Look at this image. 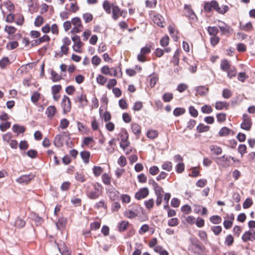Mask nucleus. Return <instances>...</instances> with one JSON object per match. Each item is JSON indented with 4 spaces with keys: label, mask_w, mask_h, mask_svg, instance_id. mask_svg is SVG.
Masks as SVG:
<instances>
[{
    "label": "nucleus",
    "mask_w": 255,
    "mask_h": 255,
    "mask_svg": "<svg viewBox=\"0 0 255 255\" xmlns=\"http://www.w3.org/2000/svg\"><path fill=\"white\" fill-rule=\"evenodd\" d=\"M149 226L147 224H144L140 227V229L138 231V233L140 235H143L146 232H148L149 231Z\"/></svg>",
    "instance_id": "e2e57ef3"
},
{
    "label": "nucleus",
    "mask_w": 255,
    "mask_h": 255,
    "mask_svg": "<svg viewBox=\"0 0 255 255\" xmlns=\"http://www.w3.org/2000/svg\"><path fill=\"white\" fill-rule=\"evenodd\" d=\"M69 125V122L66 119H63L60 123L59 127L62 129L66 128Z\"/></svg>",
    "instance_id": "bf43d9fd"
},
{
    "label": "nucleus",
    "mask_w": 255,
    "mask_h": 255,
    "mask_svg": "<svg viewBox=\"0 0 255 255\" xmlns=\"http://www.w3.org/2000/svg\"><path fill=\"white\" fill-rule=\"evenodd\" d=\"M223 24L222 25H218L219 28L220 29L221 34L222 35H226L227 36L230 35L233 32V29L224 22H221Z\"/></svg>",
    "instance_id": "ddd939ff"
},
{
    "label": "nucleus",
    "mask_w": 255,
    "mask_h": 255,
    "mask_svg": "<svg viewBox=\"0 0 255 255\" xmlns=\"http://www.w3.org/2000/svg\"><path fill=\"white\" fill-rule=\"evenodd\" d=\"M221 218L217 215L212 216L210 218V221L213 224H218L221 223Z\"/></svg>",
    "instance_id": "8fccbe9b"
},
{
    "label": "nucleus",
    "mask_w": 255,
    "mask_h": 255,
    "mask_svg": "<svg viewBox=\"0 0 255 255\" xmlns=\"http://www.w3.org/2000/svg\"><path fill=\"white\" fill-rule=\"evenodd\" d=\"M149 194L148 189L146 187L140 188L135 194V198L137 200H141L146 198Z\"/></svg>",
    "instance_id": "f8f14e48"
},
{
    "label": "nucleus",
    "mask_w": 255,
    "mask_h": 255,
    "mask_svg": "<svg viewBox=\"0 0 255 255\" xmlns=\"http://www.w3.org/2000/svg\"><path fill=\"white\" fill-rule=\"evenodd\" d=\"M154 202V200L153 199H150L148 200L145 201L144 204L145 208L147 210H150L153 207Z\"/></svg>",
    "instance_id": "58836bf2"
},
{
    "label": "nucleus",
    "mask_w": 255,
    "mask_h": 255,
    "mask_svg": "<svg viewBox=\"0 0 255 255\" xmlns=\"http://www.w3.org/2000/svg\"><path fill=\"white\" fill-rule=\"evenodd\" d=\"M221 8L218 3L216 0H212L211 2H205L204 6V10L206 12H210L212 8L217 11L219 13L224 14L227 12L229 9V6L226 5H223Z\"/></svg>",
    "instance_id": "f03ea898"
},
{
    "label": "nucleus",
    "mask_w": 255,
    "mask_h": 255,
    "mask_svg": "<svg viewBox=\"0 0 255 255\" xmlns=\"http://www.w3.org/2000/svg\"><path fill=\"white\" fill-rule=\"evenodd\" d=\"M201 111L205 114H210L212 112L213 109L209 105H204L201 107Z\"/></svg>",
    "instance_id": "4d7b16f0"
},
{
    "label": "nucleus",
    "mask_w": 255,
    "mask_h": 255,
    "mask_svg": "<svg viewBox=\"0 0 255 255\" xmlns=\"http://www.w3.org/2000/svg\"><path fill=\"white\" fill-rule=\"evenodd\" d=\"M25 225V222L20 218H17L15 221V226L18 228H21Z\"/></svg>",
    "instance_id": "c9c22d12"
},
{
    "label": "nucleus",
    "mask_w": 255,
    "mask_h": 255,
    "mask_svg": "<svg viewBox=\"0 0 255 255\" xmlns=\"http://www.w3.org/2000/svg\"><path fill=\"white\" fill-rule=\"evenodd\" d=\"M83 18L86 23H88L92 20L93 15L92 14L87 12L83 14Z\"/></svg>",
    "instance_id": "13d9d810"
},
{
    "label": "nucleus",
    "mask_w": 255,
    "mask_h": 255,
    "mask_svg": "<svg viewBox=\"0 0 255 255\" xmlns=\"http://www.w3.org/2000/svg\"><path fill=\"white\" fill-rule=\"evenodd\" d=\"M64 136H68V134L66 132H63L61 134H57L55 136L54 139V144L57 147H60L63 144V137Z\"/></svg>",
    "instance_id": "9b49d317"
},
{
    "label": "nucleus",
    "mask_w": 255,
    "mask_h": 255,
    "mask_svg": "<svg viewBox=\"0 0 255 255\" xmlns=\"http://www.w3.org/2000/svg\"><path fill=\"white\" fill-rule=\"evenodd\" d=\"M102 192V187L98 183H91L87 187L86 195L90 199H97Z\"/></svg>",
    "instance_id": "f257e3e1"
},
{
    "label": "nucleus",
    "mask_w": 255,
    "mask_h": 255,
    "mask_svg": "<svg viewBox=\"0 0 255 255\" xmlns=\"http://www.w3.org/2000/svg\"><path fill=\"white\" fill-rule=\"evenodd\" d=\"M153 21L159 27H163L164 26L163 18L160 15L154 16L153 18Z\"/></svg>",
    "instance_id": "6ab92c4d"
},
{
    "label": "nucleus",
    "mask_w": 255,
    "mask_h": 255,
    "mask_svg": "<svg viewBox=\"0 0 255 255\" xmlns=\"http://www.w3.org/2000/svg\"><path fill=\"white\" fill-rule=\"evenodd\" d=\"M67 223V220L65 218H61L58 219L57 222L56 223V226L58 229H63Z\"/></svg>",
    "instance_id": "4be33fe9"
},
{
    "label": "nucleus",
    "mask_w": 255,
    "mask_h": 255,
    "mask_svg": "<svg viewBox=\"0 0 255 255\" xmlns=\"http://www.w3.org/2000/svg\"><path fill=\"white\" fill-rule=\"evenodd\" d=\"M129 225V223L128 221H123L118 224L119 231L123 232L126 230Z\"/></svg>",
    "instance_id": "a878e982"
},
{
    "label": "nucleus",
    "mask_w": 255,
    "mask_h": 255,
    "mask_svg": "<svg viewBox=\"0 0 255 255\" xmlns=\"http://www.w3.org/2000/svg\"><path fill=\"white\" fill-rule=\"evenodd\" d=\"M124 215L126 217L129 219H133L136 217L137 216V213L135 211H133L132 210H126Z\"/></svg>",
    "instance_id": "7c9ffc66"
},
{
    "label": "nucleus",
    "mask_w": 255,
    "mask_h": 255,
    "mask_svg": "<svg viewBox=\"0 0 255 255\" xmlns=\"http://www.w3.org/2000/svg\"><path fill=\"white\" fill-rule=\"evenodd\" d=\"M176 171L178 173H181L183 172L185 169V165L183 162H179L175 167Z\"/></svg>",
    "instance_id": "37998d69"
},
{
    "label": "nucleus",
    "mask_w": 255,
    "mask_h": 255,
    "mask_svg": "<svg viewBox=\"0 0 255 255\" xmlns=\"http://www.w3.org/2000/svg\"><path fill=\"white\" fill-rule=\"evenodd\" d=\"M207 31L211 36H216L219 32L218 28L216 26H208Z\"/></svg>",
    "instance_id": "2f4dec72"
},
{
    "label": "nucleus",
    "mask_w": 255,
    "mask_h": 255,
    "mask_svg": "<svg viewBox=\"0 0 255 255\" xmlns=\"http://www.w3.org/2000/svg\"><path fill=\"white\" fill-rule=\"evenodd\" d=\"M33 178V176L32 174L28 175H24L16 179V181L20 183H27L29 182L32 178Z\"/></svg>",
    "instance_id": "4468645a"
},
{
    "label": "nucleus",
    "mask_w": 255,
    "mask_h": 255,
    "mask_svg": "<svg viewBox=\"0 0 255 255\" xmlns=\"http://www.w3.org/2000/svg\"><path fill=\"white\" fill-rule=\"evenodd\" d=\"M158 132L156 130H149L147 133V136L150 139H154L158 135Z\"/></svg>",
    "instance_id": "de8ad7c7"
},
{
    "label": "nucleus",
    "mask_w": 255,
    "mask_h": 255,
    "mask_svg": "<svg viewBox=\"0 0 255 255\" xmlns=\"http://www.w3.org/2000/svg\"><path fill=\"white\" fill-rule=\"evenodd\" d=\"M118 163L121 167L125 166L127 164V161L126 157L123 155L121 156L118 160Z\"/></svg>",
    "instance_id": "052dcab7"
},
{
    "label": "nucleus",
    "mask_w": 255,
    "mask_h": 255,
    "mask_svg": "<svg viewBox=\"0 0 255 255\" xmlns=\"http://www.w3.org/2000/svg\"><path fill=\"white\" fill-rule=\"evenodd\" d=\"M51 80L53 82H56L59 81L62 79V75L58 74L53 70L51 71Z\"/></svg>",
    "instance_id": "bb28decb"
},
{
    "label": "nucleus",
    "mask_w": 255,
    "mask_h": 255,
    "mask_svg": "<svg viewBox=\"0 0 255 255\" xmlns=\"http://www.w3.org/2000/svg\"><path fill=\"white\" fill-rule=\"evenodd\" d=\"M185 112V110L182 108H176L173 111V115L178 117L184 114Z\"/></svg>",
    "instance_id": "a19ab883"
},
{
    "label": "nucleus",
    "mask_w": 255,
    "mask_h": 255,
    "mask_svg": "<svg viewBox=\"0 0 255 255\" xmlns=\"http://www.w3.org/2000/svg\"><path fill=\"white\" fill-rule=\"evenodd\" d=\"M103 6L104 9L107 13H111V8H112V4H110V2L108 1L105 0L103 3Z\"/></svg>",
    "instance_id": "f704fd0d"
},
{
    "label": "nucleus",
    "mask_w": 255,
    "mask_h": 255,
    "mask_svg": "<svg viewBox=\"0 0 255 255\" xmlns=\"http://www.w3.org/2000/svg\"><path fill=\"white\" fill-rule=\"evenodd\" d=\"M221 68L224 71H228L230 69V65L229 61L226 59L223 60L221 63Z\"/></svg>",
    "instance_id": "cd10ccee"
},
{
    "label": "nucleus",
    "mask_w": 255,
    "mask_h": 255,
    "mask_svg": "<svg viewBox=\"0 0 255 255\" xmlns=\"http://www.w3.org/2000/svg\"><path fill=\"white\" fill-rule=\"evenodd\" d=\"M12 130L14 132L23 133L25 131V128L23 126L15 124L13 126Z\"/></svg>",
    "instance_id": "473e14b6"
},
{
    "label": "nucleus",
    "mask_w": 255,
    "mask_h": 255,
    "mask_svg": "<svg viewBox=\"0 0 255 255\" xmlns=\"http://www.w3.org/2000/svg\"><path fill=\"white\" fill-rule=\"evenodd\" d=\"M210 149L212 153L217 155L221 154L222 152V148L215 145H211L210 146Z\"/></svg>",
    "instance_id": "b1692460"
},
{
    "label": "nucleus",
    "mask_w": 255,
    "mask_h": 255,
    "mask_svg": "<svg viewBox=\"0 0 255 255\" xmlns=\"http://www.w3.org/2000/svg\"><path fill=\"white\" fill-rule=\"evenodd\" d=\"M231 158V156H226L225 155L222 156V157L217 158L216 160V162L217 164L221 165L222 166H225L224 163V162H229L230 159Z\"/></svg>",
    "instance_id": "aec40b11"
},
{
    "label": "nucleus",
    "mask_w": 255,
    "mask_h": 255,
    "mask_svg": "<svg viewBox=\"0 0 255 255\" xmlns=\"http://www.w3.org/2000/svg\"><path fill=\"white\" fill-rule=\"evenodd\" d=\"M43 21H44V19L42 17V16H40V15H38L36 17V18L35 19L34 25L35 26L39 27L40 26H41L42 24V23H43Z\"/></svg>",
    "instance_id": "6e6d98bb"
},
{
    "label": "nucleus",
    "mask_w": 255,
    "mask_h": 255,
    "mask_svg": "<svg viewBox=\"0 0 255 255\" xmlns=\"http://www.w3.org/2000/svg\"><path fill=\"white\" fill-rule=\"evenodd\" d=\"M173 98V95L171 93H165L162 96V99L165 102H170Z\"/></svg>",
    "instance_id": "ea45409f"
},
{
    "label": "nucleus",
    "mask_w": 255,
    "mask_h": 255,
    "mask_svg": "<svg viewBox=\"0 0 255 255\" xmlns=\"http://www.w3.org/2000/svg\"><path fill=\"white\" fill-rule=\"evenodd\" d=\"M71 39L74 42L73 46V50L77 53H81V48L84 45V43L81 41L80 36L76 35L72 36Z\"/></svg>",
    "instance_id": "423d86ee"
},
{
    "label": "nucleus",
    "mask_w": 255,
    "mask_h": 255,
    "mask_svg": "<svg viewBox=\"0 0 255 255\" xmlns=\"http://www.w3.org/2000/svg\"><path fill=\"white\" fill-rule=\"evenodd\" d=\"M208 88L205 86H199L196 89V94L200 96H205L208 93Z\"/></svg>",
    "instance_id": "412c9836"
},
{
    "label": "nucleus",
    "mask_w": 255,
    "mask_h": 255,
    "mask_svg": "<svg viewBox=\"0 0 255 255\" xmlns=\"http://www.w3.org/2000/svg\"><path fill=\"white\" fill-rule=\"evenodd\" d=\"M190 248L194 254L198 255H203L205 250V247L199 241L192 243Z\"/></svg>",
    "instance_id": "20e7f679"
},
{
    "label": "nucleus",
    "mask_w": 255,
    "mask_h": 255,
    "mask_svg": "<svg viewBox=\"0 0 255 255\" xmlns=\"http://www.w3.org/2000/svg\"><path fill=\"white\" fill-rule=\"evenodd\" d=\"M234 238L231 235H228L225 240V243L228 246H231L234 242Z\"/></svg>",
    "instance_id": "680f3d73"
},
{
    "label": "nucleus",
    "mask_w": 255,
    "mask_h": 255,
    "mask_svg": "<svg viewBox=\"0 0 255 255\" xmlns=\"http://www.w3.org/2000/svg\"><path fill=\"white\" fill-rule=\"evenodd\" d=\"M72 24L74 26L71 30V33H78L82 31L84 27L82 24L81 19L78 17H75L71 20Z\"/></svg>",
    "instance_id": "7ed1b4c3"
},
{
    "label": "nucleus",
    "mask_w": 255,
    "mask_h": 255,
    "mask_svg": "<svg viewBox=\"0 0 255 255\" xmlns=\"http://www.w3.org/2000/svg\"><path fill=\"white\" fill-rule=\"evenodd\" d=\"M232 95V93L231 90H230L229 89H225L223 90V93H222V96L225 99H229L230 97H231Z\"/></svg>",
    "instance_id": "69168bd1"
},
{
    "label": "nucleus",
    "mask_w": 255,
    "mask_h": 255,
    "mask_svg": "<svg viewBox=\"0 0 255 255\" xmlns=\"http://www.w3.org/2000/svg\"><path fill=\"white\" fill-rule=\"evenodd\" d=\"M210 127L208 126H205L204 124H200L197 127V130L198 132H206L209 130Z\"/></svg>",
    "instance_id": "72a5a7b5"
},
{
    "label": "nucleus",
    "mask_w": 255,
    "mask_h": 255,
    "mask_svg": "<svg viewBox=\"0 0 255 255\" xmlns=\"http://www.w3.org/2000/svg\"><path fill=\"white\" fill-rule=\"evenodd\" d=\"M94 208L96 209H100L103 208L104 209H107V204L105 203L104 200H101L99 202H97L94 205Z\"/></svg>",
    "instance_id": "a18cd8bd"
},
{
    "label": "nucleus",
    "mask_w": 255,
    "mask_h": 255,
    "mask_svg": "<svg viewBox=\"0 0 255 255\" xmlns=\"http://www.w3.org/2000/svg\"><path fill=\"white\" fill-rule=\"evenodd\" d=\"M97 82L98 84L104 85L107 82V78L102 75H98L97 77Z\"/></svg>",
    "instance_id": "4c0bfd02"
},
{
    "label": "nucleus",
    "mask_w": 255,
    "mask_h": 255,
    "mask_svg": "<svg viewBox=\"0 0 255 255\" xmlns=\"http://www.w3.org/2000/svg\"><path fill=\"white\" fill-rule=\"evenodd\" d=\"M79 102L80 104V106L82 107L86 106L87 104V99L86 98V95L81 94L76 98V102Z\"/></svg>",
    "instance_id": "f3484780"
},
{
    "label": "nucleus",
    "mask_w": 255,
    "mask_h": 255,
    "mask_svg": "<svg viewBox=\"0 0 255 255\" xmlns=\"http://www.w3.org/2000/svg\"><path fill=\"white\" fill-rule=\"evenodd\" d=\"M18 46V43L16 41H10L6 44V47L9 50H13L17 48Z\"/></svg>",
    "instance_id": "e433bc0d"
},
{
    "label": "nucleus",
    "mask_w": 255,
    "mask_h": 255,
    "mask_svg": "<svg viewBox=\"0 0 255 255\" xmlns=\"http://www.w3.org/2000/svg\"><path fill=\"white\" fill-rule=\"evenodd\" d=\"M103 182L107 185L111 184V177L106 173H104L102 177Z\"/></svg>",
    "instance_id": "49530a36"
},
{
    "label": "nucleus",
    "mask_w": 255,
    "mask_h": 255,
    "mask_svg": "<svg viewBox=\"0 0 255 255\" xmlns=\"http://www.w3.org/2000/svg\"><path fill=\"white\" fill-rule=\"evenodd\" d=\"M169 38L168 36L163 37L160 41V44L162 47H166L169 44Z\"/></svg>",
    "instance_id": "5fc2aeb1"
},
{
    "label": "nucleus",
    "mask_w": 255,
    "mask_h": 255,
    "mask_svg": "<svg viewBox=\"0 0 255 255\" xmlns=\"http://www.w3.org/2000/svg\"><path fill=\"white\" fill-rule=\"evenodd\" d=\"M112 17L114 20H117L119 17V16H123L125 17V15H124V13H125L124 10H121L118 5L112 4Z\"/></svg>",
    "instance_id": "1a4fd4ad"
},
{
    "label": "nucleus",
    "mask_w": 255,
    "mask_h": 255,
    "mask_svg": "<svg viewBox=\"0 0 255 255\" xmlns=\"http://www.w3.org/2000/svg\"><path fill=\"white\" fill-rule=\"evenodd\" d=\"M229 106L226 102H217L215 104V108L218 110H221L224 108H227Z\"/></svg>",
    "instance_id": "c756f323"
},
{
    "label": "nucleus",
    "mask_w": 255,
    "mask_h": 255,
    "mask_svg": "<svg viewBox=\"0 0 255 255\" xmlns=\"http://www.w3.org/2000/svg\"><path fill=\"white\" fill-rule=\"evenodd\" d=\"M168 29L169 34L173 40L174 41H177L179 39V37L178 36V31L176 30L175 28L171 25H169L168 27Z\"/></svg>",
    "instance_id": "2eb2a0df"
},
{
    "label": "nucleus",
    "mask_w": 255,
    "mask_h": 255,
    "mask_svg": "<svg viewBox=\"0 0 255 255\" xmlns=\"http://www.w3.org/2000/svg\"><path fill=\"white\" fill-rule=\"evenodd\" d=\"M227 72H228V77L230 79H232L233 77H235L237 74L236 69L234 68L229 69V70Z\"/></svg>",
    "instance_id": "338daca9"
},
{
    "label": "nucleus",
    "mask_w": 255,
    "mask_h": 255,
    "mask_svg": "<svg viewBox=\"0 0 255 255\" xmlns=\"http://www.w3.org/2000/svg\"><path fill=\"white\" fill-rule=\"evenodd\" d=\"M101 71L102 74L113 76V73L111 72V69L108 66H104L101 68Z\"/></svg>",
    "instance_id": "864d4df0"
},
{
    "label": "nucleus",
    "mask_w": 255,
    "mask_h": 255,
    "mask_svg": "<svg viewBox=\"0 0 255 255\" xmlns=\"http://www.w3.org/2000/svg\"><path fill=\"white\" fill-rule=\"evenodd\" d=\"M242 239L244 242L254 241L255 240V231L251 230L245 232L242 237Z\"/></svg>",
    "instance_id": "9d476101"
},
{
    "label": "nucleus",
    "mask_w": 255,
    "mask_h": 255,
    "mask_svg": "<svg viewBox=\"0 0 255 255\" xmlns=\"http://www.w3.org/2000/svg\"><path fill=\"white\" fill-rule=\"evenodd\" d=\"M119 192L115 188L111 189L109 191V197L111 200L116 201L119 198Z\"/></svg>",
    "instance_id": "a211bd4d"
},
{
    "label": "nucleus",
    "mask_w": 255,
    "mask_h": 255,
    "mask_svg": "<svg viewBox=\"0 0 255 255\" xmlns=\"http://www.w3.org/2000/svg\"><path fill=\"white\" fill-rule=\"evenodd\" d=\"M101 59L97 55L94 56L92 58V63L96 66L101 63Z\"/></svg>",
    "instance_id": "0e129e2a"
},
{
    "label": "nucleus",
    "mask_w": 255,
    "mask_h": 255,
    "mask_svg": "<svg viewBox=\"0 0 255 255\" xmlns=\"http://www.w3.org/2000/svg\"><path fill=\"white\" fill-rule=\"evenodd\" d=\"M242 123L241 124V128L243 129L249 131L252 126V121L250 116L245 114L243 115Z\"/></svg>",
    "instance_id": "39448f33"
},
{
    "label": "nucleus",
    "mask_w": 255,
    "mask_h": 255,
    "mask_svg": "<svg viewBox=\"0 0 255 255\" xmlns=\"http://www.w3.org/2000/svg\"><path fill=\"white\" fill-rule=\"evenodd\" d=\"M131 129L132 132L137 135H139L141 132V127L137 123H132L131 125Z\"/></svg>",
    "instance_id": "393cba45"
},
{
    "label": "nucleus",
    "mask_w": 255,
    "mask_h": 255,
    "mask_svg": "<svg viewBox=\"0 0 255 255\" xmlns=\"http://www.w3.org/2000/svg\"><path fill=\"white\" fill-rule=\"evenodd\" d=\"M231 130L227 127H223L219 132L220 136H226L230 134Z\"/></svg>",
    "instance_id": "c85d7f7f"
},
{
    "label": "nucleus",
    "mask_w": 255,
    "mask_h": 255,
    "mask_svg": "<svg viewBox=\"0 0 255 255\" xmlns=\"http://www.w3.org/2000/svg\"><path fill=\"white\" fill-rule=\"evenodd\" d=\"M61 106L64 114L69 113L71 111V102L68 96L64 95L62 99Z\"/></svg>",
    "instance_id": "0eeeda50"
},
{
    "label": "nucleus",
    "mask_w": 255,
    "mask_h": 255,
    "mask_svg": "<svg viewBox=\"0 0 255 255\" xmlns=\"http://www.w3.org/2000/svg\"><path fill=\"white\" fill-rule=\"evenodd\" d=\"M162 168L168 172L170 171L172 169V163L169 161H166L162 165Z\"/></svg>",
    "instance_id": "79ce46f5"
},
{
    "label": "nucleus",
    "mask_w": 255,
    "mask_h": 255,
    "mask_svg": "<svg viewBox=\"0 0 255 255\" xmlns=\"http://www.w3.org/2000/svg\"><path fill=\"white\" fill-rule=\"evenodd\" d=\"M93 172L95 176H100L103 172V169L100 166H95L93 168Z\"/></svg>",
    "instance_id": "3c124183"
},
{
    "label": "nucleus",
    "mask_w": 255,
    "mask_h": 255,
    "mask_svg": "<svg viewBox=\"0 0 255 255\" xmlns=\"http://www.w3.org/2000/svg\"><path fill=\"white\" fill-rule=\"evenodd\" d=\"M156 196H163L164 192L162 188L157 184L153 188Z\"/></svg>",
    "instance_id": "c03bdc74"
},
{
    "label": "nucleus",
    "mask_w": 255,
    "mask_h": 255,
    "mask_svg": "<svg viewBox=\"0 0 255 255\" xmlns=\"http://www.w3.org/2000/svg\"><path fill=\"white\" fill-rule=\"evenodd\" d=\"M253 204V200L251 198H248L246 199L243 204L244 209L249 208Z\"/></svg>",
    "instance_id": "09e8293b"
},
{
    "label": "nucleus",
    "mask_w": 255,
    "mask_h": 255,
    "mask_svg": "<svg viewBox=\"0 0 255 255\" xmlns=\"http://www.w3.org/2000/svg\"><path fill=\"white\" fill-rule=\"evenodd\" d=\"M184 13L186 16L188 18L195 21L197 19V16L190 5L185 4L184 6Z\"/></svg>",
    "instance_id": "6e6552de"
},
{
    "label": "nucleus",
    "mask_w": 255,
    "mask_h": 255,
    "mask_svg": "<svg viewBox=\"0 0 255 255\" xmlns=\"http://www.w3.org/2000/svg\"><path fill=\"white\" fill-rule=\"evenodd\" d=\"M11 123L9 122H6L5 123H2L0 124V129L2 131H5L8 128L10 127Z\"/></svg>",
    "instance_id": "603ef678"
},
{
    "label": "nucleus",
    "mask_w": 255,
    "mask_h": 255,
    "mask_svg": "<svg viewBox=\"0 0 255 255\" xmlns=\"http://www.w3.org/2000/svg\"><path fill=\"white\" fill-rule=\"evenodd\" d=\"M178 219L177 218H171L168 221V225L171 227L176 226L178 225Z\"/></svg>",
    "instance_id": "774afa93"
},
{
    "label": "nucleus",
    "mask_w": 255,
    "mask_h": 255,
    "mask_svg": "<svg viewBox=\"0 0 255 255\" xmlns=\"http://www.w3.org/2000/svg\"><path fill=\"white\" fill-rule=\"evenodd\" d=\"M56 112V109L55 106H50L46 109L45 114L48 118L51 119L54 116Z\"/></svg>",
    "instance_id": "dca6fc26"
},
{
    "label": "nucleus",
    "mask_w": 255,
    "mask_h": 255,
    "mask_svg": "<svg viewBox=\"0 0 255 255\" xmlns=\"http://www.w3.org/2000/svg\"><path fill=\"white\" fill-rule=\"evenodd\" d=\"M80 156L85 163L87 164L89 162V158L90 153L88 151H83L80 152Z\"/></svg>",
    "instance_id": "5701e85b"
}]
</instances>
